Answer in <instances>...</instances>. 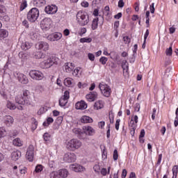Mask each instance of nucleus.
<instances>
[{
    "mask_svg": "<svg viewBox=\"0 0 178 178\" xmlns=\"http://www.w3.org/2000/svg\"><path fill=\"white\" fill-rule=\"evenodd\" d=\"M15 102L19 105H26L29 106L31 104V97L30 96V91L25 90L22 95H18L15 97Z\"/></svg>",
    "mask_w": 178,
    "mask_h": 178,
    "instance_id": "obj_1",
    "label": "nucleus"
},
{
    "mask_svg": "<svg viewBox=\"0 0 178 178\" xmlns=\"http://www.w3.org/2000/svg\"><path fill=\"white\" fill-rule=\"evenodd\" d=\"M76 19L79 26H87L90 22V17L83 11H79L76 14Z\"/></svg>",
    "mask_w": 178,
    "mask_h": 178,
    "instance_id": "obj_2",
    "label": "nucleus"
},
{
    "mask_svg": "<svg viewBox=\"0 0 178 178\" xmlns=\"http://www.w3.org/2000/svg\"><path fill=\"white\" fill-rule=\"evenodd\" d=\"M67 149L69 151H76L81 147V141L79 139L73 138L67 143Z\"/></svg>",
    "mask_w": 178,
    "mask_h": 178,
    "instance_id": "obj_3",
    "label": "nucleus"
},
{
    "mask_svg": "<svg viewBox=\"0 0 178 178\" xmlns=\"http://www.w3.org/2000/svg\"><path fill=\"white\" fill-rule=\"evenodd\" d=\"M40 16V11L37 8H33L27 13V19L31 23H34Z\"/></svg>",
    "mask_w": 178,
    "mask_h": 178,
    "instance_id": "obj_4",
    "label": "nucleus"
},
{
    "mask_svg": "<svg viewBox=\"0 0 178 178\" xmlns=\"http://www.w3.org/2000/svg\"><path fill=\"white\" fill-rule=\"evenodd\" d=\"M41 65L42 67L49 69V67H51V66H53L54 65H58V63L56 62V58L52 56L42 61Z\"/></svg>",
    "mask_w": 178,
    "mask_h": 178,
    "instance_id": "obj_5",
    "label": "nucleus"
},
{
    "mask_svg": "<svg viewBox=\"0 0 178 178\" xmlns=\"http://www.w3.org/2000/svg\"><path fill=\"white\" fill-rule=\"evenodd\" d=\"M99 88L104 97H108L111 95V93L112 92L111 87H109V86L108 85L100 83L99 85Z\"/></svg>",
    "mask_w": 178,
    "mask_h": 178,
    "instance_id": "obj_6",
    "label": "nucleus"
},
{
    "mask_svg": "<svg viewBox=\"0 0 178 178\" xmlns=\"http://www.w3.org/2000/svg\"><path fill=\"white\" fill-rule=\"evenodd\" d=\"M29 76L33 80H42L44 79V74L38 70L30 71Z\"/></svg>",
    "mask_w": 178,
    "mask_h": 178,
    "instance_id": "obj_7",
    "label": "nucleus"
},
{
    "mask_svg": "<svg viewBox=\"0 0 178 178\" xmlns=\"http://www.w3.org/2000/svg\"><path fill=\"white\" fill-rule=\"evenodd\" d=\"M26 158L29 162H33L34 160V146L30 145L27 149Z\"/></svg>",
    "mask_w": 178,
    "mask_h": 178,
    "instance_id": "obj_8",
    "label": "nucleus"
},
{
    "mask_svg": "<svg viewBox=\"0 0 178 178\" xmlns=\"http://www.w3.org/2000/svg\"><path fill=\"white\" fill-rule=\"evenodd\" d=\"M51 24H52L51 18H44L40 22V26L42 30H49Z\"/></svg>",
    "mask_w": 178,
    "mask_h": 178,
    "instance_id": "obj_9",
    "label": "nucleus"
},
{
    "mask_svg": "<svg viewBox=\"0 0 178 178\" xmlns=\"http://www.w3.org/2000/svg\"><path fill=\"white\" fill-rule=\"evenodd\" d=\"M70 93L69 91L66 90L64 92V95L63 97H60L59 99V105L60 106H66V104H67V99L70 98Z\"/></svg>",
    "mask_w": 178,
    "mask_h": 178,
    "instance_id": "obj_10",
    "label": "nucleus"
},
{
    "mask_svg": "<svg viewBox=\"0 0 178 178\" xmlns=\"http://www.w3.org/2000/svg\"><path fill=\"white\" fill-rule=\"evenodd\" d=\"M63 160L68 163L76 162V154L74 153L68 152L64 155Z\"/></svg>",
    "mask_w": 178,
    "mask_h": 178,
    "instance_id": "obj_11",
    "label": "nucleus"
},
{
    "mask_svg": "<svg viewBox=\"0 0 178 178\" xmlns=\"http://www.w3.org/2000/svg\"><path fill=\"white\" fill-rule=\"evenodd\" d=\"M36 49H41L42 51H47L49 49V44L47 42H40L35 45Z\"/></svg>",
    "mask_w": 178,
    "mask_h": 178,
    "instance_id": "obj_12",
    "label": "nucleus"
},
{
    "mask_svg": "<svg viewBox=\"0 0 178 178\" xmlns=\"http://www.w3.org/2000/svg\"><path fill=\"white\" fill-rule=\"evenodd\" d=\"M44 12L49 15H54L58 12V7L55 5L47 6L44 8Z\"/></svg>",
    "mask_w": 178,
    "mask_h": 178,
    "instance_id": "obj_13",
    "label": "nucleus"
},
{
    "mask_svg": "<svg viewBox=\"0 0 178 178\" xmlns=\"http://www.w3.org/2000/svg\"><path fill=\"white\" fill-rule=\"evenodd\" d=\"M83 134H86V136H94L95 134V130L90 126L83 127Z\"/></svg>",
    "mask_w": 178,
    "mask_h": 178,
    "instance_id": "obj_14",
    "label": "nucleus"
},
{
    "mask_svg": "<svg viewBox=\"0 0 178 178\" xmlns=\"http://www.w3.org/2000/svg\"><path fill=\"white\" fill-rule=\"evenodd\" d=\"M71 170H74V172H84L86 168L83 167V165L79 164H71L70 165Z\"/></svg>",
    "mask_w": 178,
    "mask_h": 178,
    "instance_id": "obj_15",
    "label": "nucleus"
},
{
    "mask_svg": "<svg viewBox=\"0 0 178 178\" xmlns=\"http://www.w3.org/2000/svg\"><path fill=\"white\" fill-rule=\"evenodd\" d=\"M75 108L76 109L84 111V109H87V104H86V102L82 100L76 103Z\"/></svg>",
    "mask_w": 178,
    "mask_h": 178,
    "instance_id": "obj_16",
    "label": "nucleus"
},
{
    "mask_svg": "<svg viewBox=\"0 0 178 178\" xmlns=\"http://www.w3.org/2000/svg\"><path fill=\"white\" fill-rule=\"evenodd\" d=\"M97 98H98V93H97V92H90L86 95V99H88L90 102H94Z\"/></svg>",
    "mask_w": 178,
    "mask_h": 178,
    "instance_id": "obj_17",
    "label": "nucleus"
},
{
    "mask_svg": "<svg viewBox=\"0 0 178 178\" xmlns=\"http://www.w3.org/2000/svg\"><path fill=\"white\" fill-rule=\"evenodd\" d=\"M18 80L22 84H27L29 83V79L24 74H19L18 75Z\"/></svg>",
    "mask_w": 178,
    "mask_h": 178,
    "instance_id": "obj_18",
    "label": "nucleus"
},
{
    "mask_svg": "<svg viewBox=\"0 0 178 178\" xmlns=\"http://www.w3.org/2000/svg\"><path fill=\"white\" fill-rule=\"evenodd\" d=\"M20 156H22V152L19 150L13 152L11 154V159L13 161H18Z\"/></svg>",
    "mask_w": 178,
    "mask_h": 178,
    "instance_id": "obj_19",
    "label": "nucleus"
},
{
    "mask_svg": "<svg viewBox=\"0 0 178 178\" xmlns=\"http://www.w3.org/2000/svg\"><path fill=\"white\" fill-rule=\"evenodd\" d=\"M31 47H33V43H30L29 42H22V45H21V48L24 51H27V50L30 49V48H31Z\"/></svg>",
    "mask_w": 178,
    "mask_h": 178,
    "instance_id": "obj_20",
    "label": "nucleus"
},
{
    "mask_svg": "<svg viewBox=\"0 0 178 178\" xmlns=\"http://www.w3.org/2000/svg\"><path fill=\"white\" fill-rule=\"evenodd\" d=\"M33 58H35V59H44V58H45V54L41 51L34 52Z\"/></svg>",
    "mask_w": 178,
    "mask_h": 178,
    "instance_id": "obj_21",
    "label": "nucleus"
},
{
    "mask_svg": "<svg viewBox=\"0 0 178 178\" xmlns=\"http://www.w3.org/2000/svg\"><path fill=\"white\" fill-rule=\"evenodd\" d=\"M81 123H92V118L87 115H83L81 118Z\"/></svg>",
    "mask_w": 178,
    "mask_h": 178,
    "instance_id": "obj_22",
    "label": "nucleus"
},
{
    "mask_svg": "<svg viewBox=\"0 0 178 178\" xmlns=\"http://www.w3.org/2000/svg\"><path fill=\"white\" fill-rule=\"evenodd\" d=\"M69 172L66 169H62L58 171V175L62 178L67 177Z\"/></svg>",
    "mask_w": 178,
    "mask_h": 178,
    "instance_id": "obj_23",
    "label": "nucleus"
},
{
    "mask_svg": "<svg viewBox=\"0 0 178 178\" xmlns=\"http://www.w3.org/2000/svg\"><path fill=\"white\" fill-rule=\"evenodd\" d=\"M4 122L6 124L10 126L13 123V118L10 115H6L4 117Z\"/></svg>",
    "mask_w": 178,
    "mask_h": 178,
    "instance_id": "obj_24",
    "label": "nucleus"
},
{
    "mask_svg": "<svg viewBox=\"0 0 178 178\" xmlns=\"http://www.w3.org/2000/svg\"><path fill=\"white\" fill-rule=\"evenodd\" d=\"M13 144L15 147H22L23 145V142L22 141V140H20V138H17L13 140Z\"/></svg>",
    "mask_w": 178,
    "mask_h": 178,
    "instance_id": "obj_25",
    "label": "nucleus"
},
{
    "mask_svg": "<svg viewBox=\"0 0 178 178\" xmlns=\"http://www.w3.org/2000/svg\"><path fill=\"white\" fill-rule=\"evenodd\" d=\"M8 37V31L5 29H0V41Z\"/></svg>",
    "mask_w": 178,
    "mask_h": 178,
    "instance_id": "obj_26",
    "label": "nucleus"
},
{
    "mask_svg": "<svg viewBox=\"0 0 178 178\" xmlns=\"http://www.w3.org/2000/svg\"><path fill=\"white\" fill-rule=\"evenodd\" d=\"M95 109H102L104 108V102L101 100L96 102L94 105Z\"/></svg>",
    "mask_w": 178,
    "mask_h": 178,
    "instance_id": "obj_27",
    "label": "nucleus"
},
{
    "mask_svg": "<svg viewBox=\"0 0 178 178\" xmlns=\"http://www.w3.org/2000/svg\"><path fill=\"white\" fill-rule=\"evenodd\" d=\"M33 4L35 6L40 8V6H42V5H45V0H35L33 1Z\"/></svg>",
    "mask_w": 178,
    "mask_h": 178,
    "instance_id": "obj_28",
    "label": "nucleus"
},
{
    "mask_svg": "<svg viewBox=\"0 0 178 178\" xmlns=\"http://www.w3.org/2000/svg\"><path fill=\"white\" fill-rule=\"evenodd\" d=\"M6 108L10 109V111H15V109H16V105L8 100L7 101Z\"/></svg>",
    "mask_w": 178,
    "mask_h": 178,
    "instance_id": "obj_29",
    "label": "nucleus"
},
{
    "mask_svg": "<svg viewBox=\"0 0 178 178\" xmlns=\"http://www.w3.org/2000/svg\"><path fill=\"white\" fill-rule=\"evenodd\" d=\"M122 67L123 69L124 72H129V63H127V60H123L122 63Z\"/></svg>",
    "mask_w": 178,
    "mask_h": 178,
    "instance_id": "obj_30",
    "label": "nucleus"
},
{
    "mask_svg": "<svg viewBox=\"0 0 178 178\" xmlns=\"http://www.w3.org/2000/svg\"><path fill=\"white\" fill-rule=\"evenodd\" d=\"M145 136V130L144 129H142L140 131V136H139V141L140 143H141L142 144H144V136Z\"/></svg>",
    "mask_w": 178,
    "mask_h": 178,
    "instance_id": "obj_31",
    "label": "nucleus"
},
{
    "mask_svg": "<svg viewBox=\"0 0 178 178\" xmlns=\"http://www.w3.org/2000/svg\"><path fill=\"white\" fill-rule=\"evenodd\" d=\"M98 18H95L92 20V30H97L98 29Z\"/></svg>",
    "mask_w": 178,
    "mask_h": 178,
    "instance_id": "obj_32",
    "label": "nucleus"
},
{
    "mask_svg": "<svg viewBox=\"0 0 178 178\" xmlns=\"http://www.w3.org/2000/svg\"><path fill=\"white\" fill-rule=\"evenodd\" d=\"M73 133H74V134H77L78 136H81V134H84V132L83 130H81V129L80 128H74V129H72Z\"/></svg>",
    "mask_w": 178,
    "mask_h": 178,
    "instance_id": "obj_33",
    "label": "nucleus"
},
{
    "mask_svg": "<svg viewBox=\"0 0 178 178\" xmlns=\"http://www.w3.org/2000/svg\"><path fill=\"white\" fill-rule=\"evenodd\" d=\"M64 84L67 87H70V86H72V80H70V79H69V78H66L64 80Z\"/></svg>",
    "mask_w": 178,
    "mask_h": 178,
    "instance_id": "obj_34",
    "label": "nucleus"
},
{
    "mask_svg": "<svg viewBox=\"0 0 178 178\" xmlns=\"http://www.w3.org/2000/svg\"><path fill=\"white\" fill-rule=\"evenodd\" d=\"M50 178H59V172L54 171L50 174Z\"/></svg>",
    "mask_w": 178,
    "mask_h": 178,
    "instance_id": "obj_35",
    "label": "nucleus"
},
{
    "mask_svg": "<svg viewBox=\"0 0 178 178\" xmlns=\"http://www.w3.org/2000/svg\"><path fill=\"white\" fill-rule=\"evenodd\" d=\"M92 39L91 38H83L80 39V42H91Z\"/></svg>",
    "mask_w": 178,
    "mask_h": 178,
    "instance_id": "obj_36",
    "label": "nucleus"
},
{
    "mask_svg": "<svg viewBox=\"0 0 178 178\" xmlns=\"http://www.w3.org/2000/svg\"><path fill=\"white\" fill-rule=\"evenodd\" d=\"M65 72L67 73H70V72H72V70H73L72 67H70V66H69V63H65Z\"/></svg>",
    "mask_w": 178,
    "mask_h": 178,
    "instance_id": "obj_37",
    "label": "nucleus"
},
{
    "mask_svg": "<svg viewBox=\"0 0 178 178\" xmlns=\"http://www.w3.org/2000/svg\"><path fill=\"white\" fill-rule=\"evenodd\" d=\"M172 52H173V50L172 49V47H170L168 49L165 50V54L167 56H172Z\"/></svg>",
    "mask_w": 178,
    "mask_h": 178,
    "instance_id": "obj_38",
    "label": "nucleus"
},
{
    "mask_svg": "<svg viewBox=\"0 0 178 178\" xmlns=\"http://www.w3.org/2000/svg\"><path fill=\"white\" fill-rule=\"evenodd\" d=\"M130 124H131L132 129L131 130V136H134V133L136 131V128L133 127V124H134V120H131L130 121Z\"/></svg>",
    "mask_w": 178,
    "mask_h": 178,
    "instance_id": "obj_39",
    "label": "nucleus"
},
{
    "mask_svg": "<svg viewBox=\"0 0 178 178\" xmlns=\"http://www.w3.org/2000/svg\"><path fill=\"white\" fill-rule=\"evenodd\" d=\"M53 37L56 41H58V40H60L62 38V34L61 33H54L53 35Z\"/></svg>",
    "mask_w": 178,
    "mask_h": 178,
    "instance_id": "obj_40",
    "label": "nucleus"
},
{
    "mask_svg": "<svg viewBox=\"0 0 178 178\" xmlns=\"http://www.w3.org/2000/svg\"><path fill=\"white\" fill-rule=\"evenodd\" d=\"M35 172H36V173H40V172H42V165H38L35 167Z\"/></svg>",
    "mask_w": 178,
    "mask_h": 178,
    "instance_id": "obj_41",
    "label": "nucleus"
},
{
    "mask_svg": "<svg viewBox=\"0 0 178 178\" xmlns=\"http://www.w3.org/2000/svg\"><path fill=\"white\" fill-rule=\"evenodd\" d=\"M113 158L114 161H118V158H119V154H118V149L114 150Z\"/></svg>",
    "mask_w": 178,
    "mask_h": 178,
    "instance_id": "obj_42",
    "label": "nucleus"
},
{
    "mask_svg": "<svg viewBox=\"0 0 178 178\" xmlns=\"http://www.w3.org/2000/svg\"><path fill=\"white\" fill-rule=\"evenodd\" d=\"M177 172H178V166L175 165L172 168L173 176H177Z\"/></svg>",
    "mask_w": 178,
    "mask_h": 178,
    "instance_id": "obj_43",
    "label": "nucleus"
},
{
    "mask_svg": "<svg viewBox=\"0 0 178 178\" xmlns=\"http://www.w3.org/2000/svg\"><path fill=\"white\" fill-rule=\"evenodd\" d=\"M43 138L44 141H49V138H51V135L48 133H44L43 135Z\"/></svg>",
    "mask_w": 178,
    "mask_h": 178,
    "instance_id": "obj_44",
    "label": "nucleus"
},
{
    "mask_svg": "<svg viewBox=\"0 0 178 178\" xmlns=\"http://www.w3.org/2000/svg\"><path fill=\"white\" fill-rule=\"evenodd\" d=\"M27 8V1H24L20 6V10H24Z\"/></svg>",
    "mask_w": 178,
    "mask_h": 178,
    "instance_id": "obj_45",
    "label": "nucleus"
},
{
    "mask_svg": "<svg viewBox=\"0 0 178 178\" xmlns=\"http://www.w3.org/2000/svg\"><path fill=\"white\" fill-rule=\"evenodd\" d=\"M99 62H101V63H102L103 65H106V62H108V58L106 57H102L99 59Z\"/></svg>",
    "mask_w": 178,
    "mask_h": 178,
    "instance_id": "obj_46",
    "label": "nucleus"
},
{
    "mask_svg": "<svg viewBox=\"0 0 178 178\" xmlns=\"http://www.w3.org/2000/svg\"><path fill=\"white\" fill-rule=\"evenodd\" d=\"M33 122L34 123L32 125V129L33 130H35V129H37V126H38V122H37L35 118H33Z\"/></svg>",
    "mask_w": 178,
    "mask_h": 178,
    "instance_id": "obj_47",
    "label": "nucleus"
},
{
    "mask_svg": "<svg viewBox=\"0 0 178 178\" xmlns=\"http://www.w3.org/2000/svg\"><path fill=\"white\" fill-rule=\"evenodd\" d=\"M88 59H90V60H91L92 62H93V60L95 59V56H94V54L89 53L88 54Z\"/></svg>",
    "mask_w": 178,
    "mask_h": 178,
    "instance_id": "obj_48",
    "label": "nucleus"
},
{
    "mask_svg": "<svg viewBox=\"0 0 178 178\" xmlns=\"http://www.w3.org/2000/svg\"><path fill=\"white\" fill-rule=\"evenodd\" d=\"M123 40L125 42V44H130V38H129V36L124 37Z\"/></svg>",
    "mask_w": 178,
    "mask_h": 178,
    "instance_id": "obj_49",
    "label": "nucleus"
},
{
    "mask_svg": "<svg viewBox=\"0 0 178 178\" xmlns=\"http://www.w3.org/2000/svg\"><path fill=\"white\" fill-rule=\"evenodd\" d=\"M154 5H155V3H152V5H150L149 9L151 13H155V7L154 6Z\"/></svg>",
    "mask_w": 178,
    "mask_h": 178,
    "instance_id": "obj_50",
    "label": "nucleus"
},
{
    "mask_svg": "<svg viewBox=\"0 0 178 178\" xmlns=\"http://www.w3.org/2000/svg\"><path fill=\"white\" fill-rule=\"evenodd\" d=\"M5 136V130L3 128H0V138Z\"/></svg>",
    "mask_w": 178,
    "mask_h": 178,
    "instance_id": "obj_51",
    "label": "nucleus"
},
{
    "mask_svg": "<svg viewBox=\"0 0 178 178\" xmlns=\"http://www.w3.org/2000/svg\"><path fill=\"white\" fill-rule=\"evenodd\" d=\"M44 112H45V108L44 107H41L39 111H38V115H42V113H44Z\"/></svg>",
    "mask_w": 178,
    "mask_h": 178,
    "instance_id": "obj_52",
    "label": "nucleus"
},
{
    "mask_svg": "<svg viewBox=\"0 0 178 178\" xmlns=\"http://www.w3.org/2000/svg\"><path fill=\"white\" fill-rule=\"evenodd\" d=\"M119 126H120V119H118L116 120V122H115L116 130H119Z\"/></svg>",
    "mask_w": 178,
    "mask_h": 178,
    "instance_id": "obj_53",
    "label": "nucleus"
},
{
    "mask_svg": "<svg viewBox=\"0 0 178 178\" xmlns=\"http://www.w3.org/2000/svg\"><path fill=\"white\" fill-rule=\"evenodd\" d=\"M87 33V29L86 28H82L79 32V35H83V34H86Z\"/></svg>",
    "mask_w": 178,
    "mask_h": 178,
    "instance_id": "obj_54",
    "label": "nucleus"
},
{
    "mask_svg": "<svg viewBox=\"0 0 178 178\" xmlns=\"http://www.w3.org/2000/svg\"><path fill=\"white\" fill-rule=\"evenodd\" d=\"M124 6V2H123V0H120L118 1V8H123Z\"/></svg>",
    "mask_w": 178,
    "mask_h": 178,
    "instance_id": "obj_55",
    "label": "nucleus"
},
{
    "mask_svg": "<svg viewBox=\"0 0 178 178\" xmlns=\"http://www.w3.org/2000/svg\"><path fill=\"white\" fill-rule=\"evenodd\" d=\"M30 35H31L32 40H37L38 35L36 33H34L33 32H32L30 33Z\"/></svg>",
    "mask_w": 178,
    "mask_h": 178,
    "instance_id": "obj_56",
    "label": "nucleus"
},
{
    "mask_svg": "<svg viewBox=\"0 0 178 178\" xmlns=\"http://www.w3.org/2000/svg\"><path fill=\"white\" fill-rule=\"evenodd\" d=\"M126 176H127V170H126V169H124L122 173V178H126Z\"/></svg>",
    "mask_w": 178,
    "mask_h": 178,
    "instance_id": "obj_57",
    "label": "nucleus"
},
{
    "mask_svg": "<svg viewBox=\"0 0 178 178\" xmlns=\"http://www.w3.org/2000/svg\"><path fill=\"white\" fill-rule=\"evenodd\" d=\"M47 122L49 124H51V123H54V118L49 117L47 119Z\"/></svg>",
    "mask_w": 178,
    "mask_h": 178,
    "instance_id": "obj_58",
    "label": "nucleus"
},
{
    "mask_svg": "<svg viewBox=\"0 0 178 178\" xmlns=\"http://www.w3.org/2000/svg\"><path fill=\"white\" fill-rule=\"evenodd\" d=\"M88 2L87 1H83L81 3V6H83V8H88Z\"/></svg>",
    "mask_w": 178,
    "mask_h": 178,
    "instance_id": "obj_59",
    "label": "nucleus"
},
{
    "mask_svg": "<svg viewBox=\"0 0 178 178\" xmlns=\"http://www.w3.org/2000/svg\"><path fill=\"white\" fill-rule=\"evenodd\" d=\"M162 161V154L159 155V159L157 161V165H161V162Z\"/></svg>",
    "mask_w": 178,
    "mask_h": 178,
    "instance_id": "obj_60",
    "label": "nucleus"
},
{
    "mask_svg": "<svg viewBox=\"0 0 178 178\" xmlns=\"http://www.w3.org/2000/svg\"><path fill=\"white\" fill-rule=\"evenodd\" d=\"M104 10L106 12V16H108L109 15V6H106L104 8Z\"/></svg>",
    "mask_w": 178,
    "mask_h": 178,
    "instance_id": "obj_61",
    "label": "nucleus"
},
{
    "mask_svg": "<svg viewBox=\"0 0 178 178\" xmlns=\"http://www.w3.org/2000/svg\"><path fill=\"white\" fill-rule=\"evenodd\" d=\"M101 173L103 176H106V173H107L106 169L102 168L101 170Z\"/></svg>",
    "mask_w": 178,
    "mask_h": 178,
    "instance_id": "obj_62",
    "label": "nucleus"
},
{
    "mask_svg": "<svg viewBox=\"0 0 178 178\" xmlns=\"http://www.w3.org/2000/svg\"><path fill=\"white\" fill-rule=\"evenodd\" d=\"M93 169H94L95 172H99V165H95L93 167Z\"/></svg>",
    "mask_w": 178,
    "mask_h": 178,
    "instance_id": "obj_63",
    "label": "nucleus"
},
{
    "mask_svg": "<svg viewBox=\"0 0 178 178\" xmlns=\"http://www.w3.org/2000/svg\"><path fill=\"white\" fill-rule=\"evenodd\" d=\"M122 17V13H118L117 15L114 16L115 19H120Z\"/></svg>",
    "mask_w": 178,
    "mask_h": 178,
    "instance_id": "obj_64",
    "label": "nucleus"
}]
</instances>
